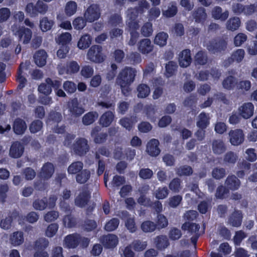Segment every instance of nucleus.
<instances>
[{
	"label": "nucleus",
	"mask_w": 257,
	"mask_h": 257,
	"mask_svg": "<svg viewBox=\"0 0 257 257\" xmlns=\"http://www.w3.org/2000/svg\"><path fill=\"white\" fill-rule=\"evenodd\" d=\"M138 50L142 54L146 55L153 51L154 45L150 39L144 38L141 39L137 44Z\"/></svg>",
	"instance_id": "11"
},
{
	"label": "nucleus",
	"mask_w": 257,
	"mask_h": 257,
	"mask_svg": "<svg viewBox=\"0 0 257 257\" xmlns=\"http://www.w3.org/2000/svg\"><path fill=\"white\" fill-rule=\"evenodd\" d=\"M30 62H26L25 63H21L19 66V69L18 72V74L17 76V80L19 82V85L18 86V89H22L24 86L26 82V78L22 75V70L25 69L27 68V66L29 65Z\"/></svg>",
	"instance_id": "21"
},
{
	"label": "nucleus",
	"mask_w": 257,
	"mask_h": 257,
	"mask_svg": "<svg viewBox=\"0 0 257 257\" xmlns=\"http://www.w3.org/2000/svg\"><path fill=\"white\" fill-rule=\"evenodd\" d=\"M153 32L152 24L150 22L145 23L141 29L142 35L145 37H148L151 36L153 34Z\"/></svg>",
	"instance_id": "53"
},
{
	"label": "nucleus",
	"mask_w": 257,
	"mask_h": 257,
	"mask_svg": "<svg viewBox=\"0 0 257 257\" xmlns=\"http://www.w3.org/2000/svg\"><path fill=\"white\" fill-rule=\"evenodd\" d=\"M11 29L14 34L19 37L20 41H22L25 44L29 43L32 35V32L30 29L25 27L18 29L16 25L12 26Z\"/></svg>",
	"instance_id": "3"
},
{
	"label": "nucleus",
	"mask_w": 257,
	"mask_h": 257,
	"mask_svg": "<svg viewBox=\"0 0 257 257\" xmlns=\"http://www.w3.org/2000/svg\"><path fill=\"white\" fill-rule=\"evenodd\" d=\"M228 135L229 141L232 145H239L244 141V135L243 131L241 129L231 130Z\"/></svg>",
	"instance_id": "9"
},
{
	"label": "nucleus",
	"mask_w": 257,
	"mask_h": 257,
	"mask_svg": "<svg viewBox=\"0 0 257 257\" xmlns=\"http://www.w3.org/2000/svg\"><path fill=\"white\" fill-rule=\"evenodd\" d=\"M206 47L208 50L212 53L220 52L226 48L227 42L224 40H211L207 44Z\"/></svg>",
	"instance_id": "8"
},
{
	"label": "nucleus",
	"mask_w": 257,
	"mask_h": 257,
	"mask_svg": "<svg viewBox=\"0 0 257 257\" xmlns=\"http://www.w3.org/2000/svg\"><path fill=\"white\" fill-rule=\"evenodd\" d=\"M176 174L180 176H190L193 173L192 168L187 165L181 166L176 169Z\"/></svg>",
	"instance_id": "40"
},
{
	"label": "nucleus",
	"mask_w": 257,
	"mask_h": 257,
	"mask_svg": "<svg viewBox=\"0 0 257 257\" xmlns=\"http://www.w3.org/2000/svg\"><path fill=\"white\" fill-rule=\"evenodd\" d=\"M64 245L68 248H74L79 244L85 248L88 246L89 239L79 234H72L66 236L64 240Z\"/></svg>",
	"instance_id": "2"
},
{
	"label": "nucleus",
	"mask_w": 257,
	"mask_h": 257,
	"mask_svg": "<svg viewBox=\"0 0 257 257\" xmlns=\"http://www.w3.org/2000/svg\"><path fill=\"white\" fill-rule=\"evenodd\" d=\"M119 223V221L117 218H112L106 223L104 228L108 231H113L118 227Z\"/></svg>",
	"instance_id": "63"
},
{
	"label": "nucleus",
	"mask_w": 257,
	"mask_h": 257,
	"mask_svg": "<svg viewBox=\"0 0 257 257\" xmlns=\"http://www.w3.org/2000/svg\"><path fill=\"white\" fill-rule=\"evenodd\" d=\"M137 73L135 68L126 67L119 73L116 82L120 87L128 85L134 81Z\"/></svg>",
	"instance_id": "1"
},
{
	"label": "nucleus",
	"mask_w": 257,
	"mask_h": 257,
	"mask_svg": "<svg viewBox=\"0 0 257 257\" xmlns=\"http://www.w3.org/2000/svg\"><path fill=\"white\" fill-rule=\"evenodd\" d=\"M89 147L87 141L84 138H80L76 141L73 146L74 153L79 155L83 156L88 152Z\"/></svg>",
	"instance_id": "7"
},
{
	"label": "nucleus",
	"mask_w": 257,
	"mask_h": 257,
	"mask_svg": "<svg viewBox=\"0 0 257 257\" xmlns=\"http://www.w3.org/2000/svg\"><path fill=\"white\" fill-rule=\"evenodd\" d=\"M100 131L99 126H96L93 128L91 132V136L94 138V141L96 143H102L104 142L107 138V135L105 133H98Z\"/></svg>",
	"instance_id": "25"
},
{
	"label": "nucleus",
	"mask_w": 257,
	"mask_h": 257,
	"mask_svg": "<svg viewBox=\"0 0 257 257\" xmlns=\"http://www.w3.org/2000/svg\"><path fill=\"white\" fill-rule=\"evenodd\" d=\"M24 241V234L21 231L14 232L10 236V242L14 246L20 245Z\"/></svg>",
	"instance_id": "26"
},
{
	"label": "nucleus",
	"mask_w": 257,
	"mask_h": 257,
	"mask_svg": "<svg viewBox=\"0 0 257 257\" xmlns=\"http://www.w3.org/2000/svg\"><path fill=\"white\" fill-rule=\"evenodd\" d=\"M71 35L69 33L66 32L60 35L56 39V41L63 46L69 43L71 41Z\"/></svg>",
	"instance_id": "55"
},
{
	"label": "nucleus",
	"mask_w": 257,
	"mask_h": 257,
	"mask_svg": "<svg viewBox=\"0 0 257 257\" xmlns=\"http://www.w3.org/2000/svg\"><path fill=\"white\" fill-rule=\"evenodd\" d=\"M49 245V240L45 237H40L34 243V248L37 250H44Z\"/></svg>",
	"instance_id": "32"
},
{
	"label": "nucleus",
	"mask_w": 257,
	"mask_h": 257,
	"mask_svg": "<svg viewBox=\"0 0 257 257\" xmlns=\"http://www.w3.org/2000/svg\"><path fill=\"white\" fill-rule=\"evenodd\" d=\"M37 16L38 14L44 15L48 11V6L47 4L44 3L43 1L39 0L36 3Z\"/></svg>",
	"instance_id": "62"
},
{
	"label": "nucleus",
	"mask_w": 257,
	"mask_h": 257,
	"mask_svg": "<svg viewBox=\"0 0 257 257\" xmlns=\"http://www.w3.org/2000/svg\"><path fill=\"white\" fill-rule=\"evenodd\" d=\"M242 214L240 211H235L229 216L228 223L233 227L240 226L242 222Z\"/></svg>",
	"instance_id": "20"
},
{
	"label": "nucleus",
	"mask_w": 257,
	"mask_h": 257,
	"mask_svg": "<svg viewBox=\"0 0 257 257\" xmlns=\"http://www.w3.org/2000/svg\"><path fill=\"white\" fill-rule=\"evenodd\" d=\"M77 8V5L76 2L74 1L68 2L65 7V12L67 16H71L74 15Z\"/></svg>",
	"instance_id": "44"
},
{
	"label": "nucleus",
	"mask_w": 257,
	"mask_h": 257,
	"mask_svg": "<svg viewBox=\"0 0 257 257\" xmlns=\"http://www.w3.org/2000/svg\"><path fill=\"white\" fill-rule=\"evenodd\" d=\"M177 65L175 62L170 61L166 65L165 75L167 77L172 76L176 70Z\"/></svg>",
	"instance_id": "61"
},
{
	"label": "nucleus",
	"mask_w": 257,
	"mask_h": 257,
	"mask_svg": "<svg viewBox=\"0 0 257 257\" xmlns=\"http://www.w3.org/2000/svg\"><path fill=\"white\" fill-rule=\"evenodd\" d=\"M133 120H134V119L132 117H124L120 119L119 123L126 130L130 131L132 128L135 124V122H134Z\"/></svg>",
	"instance_id": "60"
},
{
	"label": "nucleus",
	"mask_w": 257,
	"mask_h": 257,
	"mask_svg": "<svg viewBox=\"0 0 257 257\" xmlns=\"http://www.w3.org/2000/svg\"><path fill=\"white\" fill-rule=\"evenodd\" d=\"M177 8L175 4H171L167 10L163 12V15L167 18H171L175 16L177 13Z\"/></svg>",
	"instance_id": "57"
},
{
	"label": "nucleus",
	"mask_w": 257,
	"mask_h": 257,
	"mask_svg": "<svg viewBox=\"0 0 257 257\" xmlns=\"http://www.w3.org/2000/svg\"><path fill=\"white\" fill-rule=\"evenodd\" d=\"M168 37V36L167 33L163 32H160L156 36L154 43L161 47H163L166 44Z\"/></svg>",
	"instance_id": "39"
},
{
	"label": "nucleus",
	"mask_w": 257,
	"mask_h": 257,
	"mask_svg": "<svg viewBox=\"0 0 257 257\" xmlns=\"http://www.w3.org/2000/svg\"><path fill=\"white\" fill-rule=\"evenodd\" d=\"M114 115L111 111H107L100 117L99 123L103 127H107L110 125L114 119Z\"/></svg>",
	"instance_id": "23"
},
{
	"label": "nucleus",
	"mask_w": 257,
	"mask_h": 257,
	"mask_svg": "<svg viewBox=\"0 0 257 257\" xmlns=\"http://www.w3.org/2000/svg\"><path fill=\"white\" fill-rule=\"evenodd\" d=\"M89 194L87 191H84L80 193L75 199V203L77 205L83 207L85 205L89 199Z\"/></svg>",
	"instance_id": "36"
},
{
	"label": "nucleus",
	"mask_w": 257,
	"mask_h": 257,
	"mask_svg": "<svg viewBox=\"0 0 257 257\" xmlns=\"http://www.w3.org/2000/svg\"><path fill=\"white\" fill-rule=\"evenodd\" d=\"M210 117L208 114L205 112H201L198 116L197 126L201 129L205 128L209 124Z\"/></svg>",
	"instance_id": "28"
},
{
	"label": "nucleus",
	"mask_w": 257,
	"mask_h": 257,
	"mask_svg": "<svg viewBox=\"0 0 257 257\" xmlns=\"http://www.w3.org/2000/svg\"><path fill=\"white\" fill-rule=\"evenodd\" d=\"M245 55L244 50L239 49L234 52L230 58L228 59L229 62L236 61L241 62L243 59Z\"/></svg>",
	"instance_id": "42"
},
{
	"label": "nucleus",
	"mask_w": 257,
	"mask_h": 257,
	"mask_svg": "<svg viewBox=\"0 0 257 257\" xmlns=\"http://www.w3.org/2000/svg\"><path fill=\"white\" fill-rule=\"evenodd\" d=\"M181 180L178 178L172 180L169 185V189L174 192H179L182 189Z\"/></svg>",
	"instance_id": "51"
},
{
	"label": "nucleus",
	"mask_w": 257,
	"mask_h": 257,
	"mask_svg": "<svg viewBox=\"0 0 257 257\" xmlns=\"http://www.w3.org/2000/svg\"><path fill=\"white\" fill-rule=\"evenodd\" d=\"M68 109L71 116L79 117L85 111L84 108L81 106L77 98H75L68 102Z\"/></svg>",
	"instance_id": "5"
},
{
	"label": "nucleus",
	"mask_w": 257,
	"mask_h": 257,
	"mask_svg": "<svg viewBox=\"0 0 257 257\" xmlns=\"http://www.w3.org/2000/svg\"><path fill=\"white\" fill-rule=\"evenodd\" d=\"M100 16V10L97 4L90 5L84 13L85 19L89 22H93L97 20Z\"/></svg>",
	"instance_id": "6"
},
{
	"label": "nucleus",
	"mask_w": 257,
	"mask_h": 257,
	"mask_svg": "<svg viewBox=\"0 0 257 257\" xmlns=\"http://www.w3.org/2000/svg\"><path fill=\"white\" fill-rule=\"evenodd\" d=\"M238 159V156L235 153L229 151L223 157V161L225 164H235Z\"/></svg>",
	"instance_id": "49"
},
{
	"label": "nucleus",
	"mask_w": 257,
	"mask_h": 257,
	"mask_svg": "<svg viewBox=\"0 0 257 257\" xmlns=\"http://www.w3.org/2000/svg\"><path fill=\"white\" fill-rule=\"evenodd\" d=\"M132 248L136 251H141L144 250L147 245V242L140 240H135L131 244Z\"/></svg>",
	"instance_id": "56"
},
{
	"label": "nucleus",
	"mask_w": 257,
	"mask_h": 257,
	"mask_svg": "<svg viewBox=\"0 0 257 257\" xmlns=\"http://www.w3.org/2000/svg\"><path fill=\"white\" fill-rule=\"evenodd\" d=\"M102 48L98 45H93L89 50L87 57L90 61L95 63H101L103 61L104 58L102 54Z\"/></svg>",
	"instance_id": "4"
},
{
	"label": "nucleus",
	"mask_w": 257,
	"mask_h": 257,
	"mask_svg": "<svg viewBox=\"0 0 257 257\" xmlns=\"http://www.w3.org/2000/svg\"><path fill=\"white\" fill-rule=\"evenodd\" d=\"M90 177V172L87 169L83 170L79 174H77L76 180L80 184L86 182Z\"/></svg>",
	"instance_id": "37"
},
{
	"label": "nucleus",
	"mask_w": 257,
	"mask_h": 257,
	"mask_svg": "<svg viewBox=\"0 0 257 257\" xmlns=\"http://www.w3.org/2000/svg\"><path fill=\"white\" fill-rule=\"evenodd\" d=\"M125 226L131 232H135L137 229V226L134 217L128 216L125 221Z\"/></svg>",
	"instance_id": "54"
},
{
	"label": "nucleus",
	"mask_w": 257,
	"mask_h": 257,
	"mask_svg": "<svg viewBox=\"0 0 257 257\" xmlns=\"http://www.w3.org/2000/svg\"><path fill=\"white\" fill-rule=\"evenodd\" d=\"M67 65V74L72 75L77 73L80 67L78 63L74 61L68 62Z\"/></svg>",
	"instance_id": "46"
},
{
	"label": "nucleus",
	"mask_w": 257,
	"mask_h": 257,
	"mask_svg": "<svg viewBox=\"0 0 257 257\" xmlns=\"http://www.w3.org/2000/svg\"><path fill=\"white\" fill-rule=\"evenodd\" d=\"M182 200L181 196L177 195L170 197L168 200V203L170 207L172 208L177 207L181 203Z\"/></svg>",
	"instance_id": "64"
},
{
	"label": "nucleus",
	"mask_w": 257,
	"mask_h": 257,
	"mask_svg": "<svg viewBox=\"0 0 257 257\" xmlns=\"http://www.w3.org/2000/svg\"><path fill=\"white\" fill-rule=\"evenodd\" d=\"M138 96L140 98H145L150 93V87L145 84H141L137 87Z\"/></svg>",
	"instance_id": "45"
},
{
	"label": "nucleus",
	"mask_w": 257,
	"mask_h": 257,
	"mask_svg": "<svg viewBox=\"0 0 257 257\" xmlns=\"http://www.w3.org/2000/svg\"><path fill=\"white\" fill-rule=\"evenodd\" d=\"M91 43V39L89 35L86 34L82 36L78 42L77 46L81 49H85L89 47Z\"/></svg>",
	"instance_id": "38"
},
{
	"label": "nucleus",
	"mask_w": 257,
	"mask_h": 257,
	"mask_svg": "<svg viewBox=\"0 0 257 257\" xmlns=\"http://www.w3.org/2000/svg\"><path fill=\"white\" fill-rule=\"evenodd\" d=\"M239 114L244 119H248L253 114L254 106L251 102L243 103L238 108Z\"/></svg>",
	"instance_id": "12"
},
{
	"label": "nucleus",
	"mask_w": 257,
	"mask_h": 257,
	"mask_svg": "<svg viewBox=\"0 0 257 257\" xmlns=\"http://www.w3.org/2000/svg\"><path fill=\"white\" fill-rule=\"evenodd\" d=\"M141 229L145 232H152L156 229L155 223L151 221L147 220L144 221L141 226Z\"/></svg>",
	"instance_id": "48"
},
{
	"label": "nucleus",
	"mask_w": 257,
	"mask_h": 257,
	"mask_svg": "<svg viewBox=\"0 0 257 257\" xmlns=\"http://www.w3.org/2000/svg\"><path fill=\"white\" fill-rule=\"evenodd\" d=\"M159 142L158 140L153 139L151 140L146 146V152L151 156L156 157L160 153L159 148Z\"/></svg>",
	"instance_id": "14"
},
{
	"label": "nucleus",
	"mask_w": 257,
	"mask_h": 257,
	"mask_svg": "<svg viewBox=\"0 0 257 257\" xmlns=\"http://www.w3.org/2000/svg\"><path fill=\"white\" fill-rule=\"evenodd\" d=\"M212 17L215 20L225 21L229 16V12L226 10L223 12L222 9L219 6H215L211 10Z\"/></svg>",
	"instance_id": "15"
},
{
	"label": "nucleus",
	"mask_w": 257,
	"mask_h": 257,
	"mask_svg": "<svg viewBox=\"0 0 257 257\" xmlns=\"http://www.w3.org/2000/svg\"><path fill=\"white\" fill-rule=\"evenodd\" d=\"M13 130L17 135H23L27 128V125L23 119L20 118H16L13 125Z\"/></svg>",
	"instance_id": "17"
},
{
	"label": "nucleus",
	"mask_w": 257,
	"mask_h": 257,
	"mask_svg": "<svg viewBox=\"0 0 257 257\" xmlns=\"http://www.w3.org/2000/svg\"><path fill=\"white\" fill-rule=\"evenodd\" d=\"M47 56V53L44 50H40L37 51L34 56V59L36 65L39 67L44 66L46 63Z\"/></svg>",
	"instance_id": "22"
},
{
	"label": "nucleus",
	"mask_w": 257,
	"mask_h": 257,
	"mask_svg": "<svg viewBox=\"0 0 257 257\" xmlns=\"http://www.w3.org/2000/svg\"><path fill=\"white\" fill-rule=\"evenodd\" d=\"M225 185L228 189L235 190L239 187L240 181L235 175H229L225 180Z\"/></svg>",
	"instance_id": "19"
},
{
	"label": "nucleus",
	"mask_w": 257,
	"mask_h": 257,
	"mask_svg": "<svg viewBox=\"0 0 257 257\" xmlns=\"http://www.w3.org/2000/svg\"><path fill=\"white\" fill-rule=\"evenodd\" d=\"M100 241L105 248H113L118 243L117 236L113 234H108L100 238Z\"/></svg>",
	"instance_id": "10"
},
{
	"label": "nucleus",
	"mask_w": 257,
	"mask_h": 257,
	"mask_svg": "<svg viewBox=\"0 0 257 257\" xmlns=\"http://www.w3.org/2000/svg\"><path fill=\"white\" fill-rule=\"evenodd\" d=\"M212 149L214 154L220 155L226 151V148L223 141L214 140L212 141Z\"/></svg>",
	"instance_id": "24"
},
{
	"label": "nucleus",
	"mask_w": 257,
	"mask_h": 257,
	"mask_svg": "<svg viewBox=\"0 0 257 257\" xmlns=\"http://www.w3.org/2000/svg\"><path fill=\"white\" fill-rule=\"evenodd\" d=\"M200 226L199 224L194 223H190L189 222L184 223L182 226V229L184 230H188L191 233H196L198 234Z\"/></svg>",
	"instance_id": "41"
},
{
	"label": "nucleus",
	"mask_w": 257,
	"mask_h": 257,
	"mask_svg": "<svg viewBox=\"0 0 257 257\" xmlns=\"http://www.w3.org/2000/svg\"><path fill=\"white\" fill-rule=\"evenodd\" d=\"M98 117V114L96 111H90L84 115L82 121L85 125H90L93 123Z\"/></svg>",
	"instance_id": "31"
},
{
	"label": "nucleus",
	"mask_w": 257,
	"mask_h": 257,
	"mask_svg": "<svg viewBox=\"0 0 257 257\" xmlns=\"http://www.w3.org/2000/svg\"><path fill=\"white\" fill-rule=\"evenodd\" d=\"M207 60L206 54L203 51L198 52L195 56V62L196 64L205 65L207 63Z\"/></svg>",
	"instance_id": "52"
},
{
	"label": "nucleus",
	"mask_w": 257,
	"mask_h": 257,
	"mask_svg": "<svg viewBox=\"0 0 257 257\" xmlns=\"http://www.w3.org/2000/svg\"><path fill=\"white\" fill-rule=\"evenodd\" d=\"M55 168L51 163L47 162L44 164L39 173L40 178L44 180H48L54 174Z\"/></svg>",
	"instance_id": "13"
},
{
	"label": "nucleus",
	"mask_w": 257,
	"mask_h": 257,
	"mask_svg": "<svg viewBox=\"0 0 257 257\" xmlns=\"http://www.w3.org/2000/svg\"><path fill=\"white\" fill-rule=\"evenodd\" d=\"M222 84L224 89H233L237 84L236 79L232 76H228L223 80Z\"/></svg>",
	"instance_id": "34"
},
{
	"label": "nucleus",
	"mask_w": 257,
	"mask_h": 257,
	"mask_svg": "<svg viewBox=\"0 0 257 257\" xmlns=\"http://www.w3.org/2000/svg\"><path fill=\"white\" fill-rule=\"evenodd\" d=\"M58 227V225L57 223L50 224L45 230V235L48 237H53L57 233Z\"/></svg>",
	"instance_id": "58"
},
{
	"label": "nucleus",
	"mask_w": 257,
	"mask_h": 257,
	"mask_svg": "<svg viewBox=\"0 0 257 257\" xmlns=\"http://www.w3.org/2000/svg\"><path fill=\"white\" fill-rule=\"evenodd\" d=\"M226 175V171L223 168H215L212 171V176L213 178L220 180L225 177Z\"/></svg>",
	"instance_id": "59"
},
{
	"label": "nucleus",
	"mask_w": 257,
	"mask_h": 257,
	"mask_svg": "<svg viewBox=\"0 0 257 257\" xmlns=\"http://www.w3.org/2000/svg\"><path fill=\"white\" fill-rule=\"evenodd\" d=\"M83 168V163L81 161H76L71 163L67 169L68 173L69 174H78L82 171Z\"/></svg>",
	"instance_id": "30"
},
{
	"label": "nucleus",
	"mask_w": 257,
	"mask_h": 257,
	"mask_svg": "<svg viewBox=\"0 0 257 257\" xmlns=\"http://www.w3.org/2000/svg\"><path fill=\"white\" fill-rule=\"evenodd\" d=\"M155 243L157 248L160 250L164 249L169 245L168 239L165 235L157 236L155 238Z\"/></svg>",
	"instance_id": "33"
},
{
	"label": "nucleus",
	"mask_w": 257,
	"mask_h": 257,
	"mask_svg": "<svg viewBox=\"0 0 257 257\" xmlns=\"http://www.w3.org/2000/svg\"><path fill=\"white\" fill-rule=\"evenodd\" d=\"M33 206L36 210H43L48 206L47 199H38L35 200L33 203Z\"/></svg>",
	"instance_id": "50"
},
{
	"label": "nucleus",
	"mask_w": 257,
	"mask_h": 257,
	"mask_svg": "<svg viewBox=\"0 0 257 257\" xmlns=\"http://www.w3.org/2000/svg\"><path fill=\"white\" fill-rule=\"evenodd\" d=\"M193 16L195 21L197 23H204L207 18L206 10L202 7H200L195 10L193 14Z\"/></svg>",
	"instance_id": "27"
},
{
	"label": "nucleus",
	"mask_w": 257,
	"mask_h": 257,
	"mask_svg": "<svg viewBox=\"0 0 257 257\" xmlns=\"http://www.w3.org/2000/svg\"><path fill=\"white\" fill-rule=\"evenodd\" d=\"M155 225L156 228L159 229L166 227L168 225V221L166 216L162 214H158Z\"/></svg>",
	"instance_id": "47"
},
{
	"label": "nucleus",
	"mask_w": 257,
	"mask_h": 257,
	"mask_svg": "<svg viewBox=\"0 0 257 257\" xmlns=\"http://www.w3.org/2000/svg\"><path fill=\"white\" fill-rule=\"evenodd\" d=\"M192 61L190 51L188 49L183 50L179 55V65L182 67H188Z\"/></svg>",
	"instance_id": "18"
},
{
	"label": "nucleus",
	"mask_w": 257,
	"mask_h": 257,
	"mask_svg": "<svg viewBox=\"0 0 257 257\" xmlns=\"http://www.w3.org/2000/svg\"><path fill=\"white\" fill-rule=\"evenodd\" d=\"M54 24L53 20H49L47 17H45L40 21V28L42 31L47 32L51 29Z\"/></svg>",
	"instance_id": "35"
},
{
	"label": "nucleus",
	"mask_w": 257,
	"mask_h": 257,
	"mask_svg": "<svg viewBox=\"0 0 257 257\" xmlns=\"http://www.w3.org/2000/svg\"><path fill=\"white\" fill-rule=\"evenodd\" d=\"M169 191L167 187H159L153 193L155 197L158 199L166 198L169 195Z\"/></svg>",
	"instance_id": "43"
},
{
	"label": "nucleus",
	"mask_w": 257,
	"mask_h": 257,
	"mask_svg": "<svg viewBox=\"0 0 257 257\" xmlns=\"http://www.w3.org/2000/svg\"><path fill=\"white\" fill-rule=\"evenodd\" d=\"M24 149V147L21 143L15 142L11 147L10 156L14 158H18L22 155Z\"/></svg>",
	"instance_id": "16"
},
{
	"label": "nucleus",
	"mask_w": 257,
	"mask_h": 257,
	"mask_svg": "<svg viewBox=\"0 0 257 257\" xmlns=\"http://www.w3.org/2000/svg\"><path fill=\"white\" fill-rule=\"evenodd\" d=\"M240 24V20L238 17H232L226 22V28L228 30L234 31L239 28Z\"/></svg>",
	"instance_id": "29"
}]
</instances>
